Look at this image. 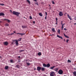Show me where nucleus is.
Segmentation results:
<instances>
[{
	"mask_svg": "<svg viewBox=\"0 0 76 76\" xmlns=\"http://www.w3.org/2000/svg\"><path fill=\"white\" fill-rule=\"evenodd\" d=\"M14 41H15V44H16V45H18V44H19V43H18V40H14Z\"/></svg>",
	"mask_w": 76,
	"mask_h": 76,
	"instance_id": "obj_5",
	"label": "nucleus"
},
{
	"mask_svg": "<svg viewBox=\"0 0 76 76\" xmlns=\"http://www.w3.org/2000/svg\"><path fill=\"white\" fill-rule=\"evenodd\" d=\"M58 32L59 33H60V29L58 30Z\"/></svg>",
	"mask_w": 76,
	"mask_h": 76,
	"instance_id": "obj_41",
	"label": "nucleus"
},
{
	"mask_svg": "<svg viewBox=\"0 0 76 76\" xmlns=\"http://www.w3.org/2000/svg\"><path fill=\"white\" fill-rule=\"evenodd\" d=\"M13 34H14V33H12L11 34V35H13Z\"/></svg>",
	"mask_w": 76,
	"mask_h": 76,
	"instance_id": "obj_49",
	"label": "nucleus"
},
{
	"mask_svg": "<svg viewBox=\"0 0 76 76\" xmlns=\"http://www.w3.org/2000/svg\"><path fill=\"white\" fill-rule=\"evenodd\" d=\"M64 31H66L67 29L66 28H64Z\"/></svg>",
	"mask_w": 76,
	"mask_h": 76,
	"instance_id": "obj_39",
	"label": "nucleus"
},
{
	"mask_svg": "<svg viewBox=\"0 0 76 76\" xmlns=\"http://www.w3.org/2000/svg\"><path fill=\"white\" fill-rule=\"evenodd\" d=\"M34 1H37V0H34Z\"/></svg>",
	"mask_w": 76,
	"mask_h": 76,
	"instance_id": "obj_51",
	"label": "nucleus"
},
{
	"mask_svg": "<svg viewBox=\"0 0 76 76\" xmlns=\"http://www.w3.org/2000/svg\"><path fill=\"white\" fill-rule=\"evenodd\" d=\"M22 51H23V50H21L20 51V53H21V52H22Z\"/></svg>",
	"mask_w": 76,
	"mask_h": 76,
	"instance_id": "obj_37",
	"label": "nucleus"
},
{
	"mask_svg": "<svg viewBox=\"0 0 76 76\" xmlns=\"http://www.w3.org/2000/svg\"><path fill=\"white\" fill-rule=\"evenodd\" d=\"M4 45H8V42H4Z\"/></svg>",
	"mask_w": 76,
	"mask_h": 76,
	"instance_id": "obj_7",
	"label": "nucleus"
},
{
	"mask_svg": "<svg viewBox=\"0 0 76 76\" xmlns=\"http://www.w3.org/2000/svg\"><path fill=\"white\" fill-rule=\"evenodd\" d=\"M38 55L39 56H41V53L39 52L38 53Z\"/></svg>",
	"mask_w": 76,
	"mask_h": 76,
	"instance_id": "obj_22",
	"label": "nucleus"
},
{
	"mask_svg": "<svg viewBox=\"0 0 76 76\" xmlns=\"http://www.w3.org/2000/svg\"><path fill=\"white\" fill-rule=\"evenodd\" d=\"M64 35L66 37V38H69L67 36L65 35V34H64Z\"/></svg>",
	"mask_w": 76,
	"mask_h": 76,
	"instance_id": "obj_17",
	"label": "nucleus"
},
{
	"mask_svg": "<svg viewBox=\"0 0 76 76\" xmlns=\"http://www.w3.org/2000/svg\"><path fill=\"white\" fill-rule=\"evenodd\" d=\"M63 73V71L61 69H60L59 70L58 72V73L59 74V75H62Z\"/></svg>",
	"mask_w": 76,
	"mask_h": 76,
	"instance_id": "obj_3",
	"label": "nucleus"
},
{
	"mask_svg": "<svg viewBox=\"0 0 76 76\" xmlns=\"http://www.w3.org/2000/svg\"><path fill=\"white\" fill-rule=\"evenodd\" d=\"M18 58H20V56H18Z\"/></svg>",
	"mask_w": 76,
	"mask_h": 76,
	"instance_id": "obj_50",
	"label": "nucleus"
},
{
	"mask_svg": "<svg viewBox=\"0 0 76 76\" xmlns=\"http://www.w3.org/2000/svg\"><path fill=\"white\" fill-rule=\"evenodd\" d=\"M26 64L28 66H29V65H30L31 64L29 63H28L27 62L26 63Z\"/></svg>",
	"mask_w": 76,
	"mask_h": 76,
	"instance_id": "obj_31",
	"label": "nucleus"
},
{
	"mask_svg": "<svg viewBox=\"0 0 76 76\" xmlns=\"http://www.w3.org/2000/svg\"><path fill=\"white\" fill-rule=\"evenodd\" d=\"M45 13L46 14V16L45 17V19H47V12H45Z\"/></svg>",
	"mask_w": 76,
	"mask_h": 76,
	"instance_id": "obj_21",
	"label": "nucleus"
},
{
	"mask_svg": "<svg viewBox=\"0 0 76 76\" xmlns=\"http://www.w3.org/2000/svg\"><path fill=\"white\" fill-rule=\"evenodd\" d=\"M39 15L40 16H42L43 15L42 13H40L39 14Z\"/></svg>",
	"mask_w": 76,
	"mask_h": 76,
	"instance_id": "obj_20",
	"label": "nucleus"
},
{
	"mask_svg": "<svg viewBox=\"0 0 76 76\" xmlns=\"http://www.w3.org/2000/svg\"><path fill=\"white\" fill-rule=\"evenodd\" d=\"M35 4H37V5H38V3H35Z\"/></svg>",
	"mask_w": 76,
	"mask_h": 76,
	"instance_id": "obj_43",
	"label": "nucleus"
},
{
	"mask_svg": "<svg viewBox=\"0 0 76 76\" xmlns=\"http://www.w3.org/2000/svg\"><path fill=\"white\" fill-rule=\"evenodd\" d=\"M17 67V68H19V67H20V66H19V65H17L16 66Z\"/></svg>",
	"mask_w": 76,
	"mask_h": 76,
	"instance_id": "obj_29",
	"label": "nucleus"
},
{
	"mask_svg": "<svg viewBox=\"0 0 76 76\" xmlns=\"http://www.w3.org/2000/svg\"><path fill=\"white\" fill-rule=\"evenodd\" d=\"M0 16H4V13L3 12L0 13Z\"/></svg>",
	"mask_w": 76,
	"mask_h": 76,
	"instance_id": "obj_8",
	"label": "nucleus"
},
{
	"mask_svg": "<svg viewBox=\"0 0 76 76\" xmlns=\"http://www.w3.org/2000/svg\"><path fill=\"white\" fill-rule=\"evenodd\" d=\"M41 69L42 71H44V70H45V68H42Z\"/></svg>",
	"mask_w": 76,
	"mask_h": 76,
	"instance_id": "obj_25",
	"label": "nucleus"
},
{
	"mask_svg": "<svg viewBox=\"0 0 76 76\" xmlns=\"http://www.w3.org/2000/svg\"><path fill=\"white\" fill-rule=\"evenodd\" d=\"M64 14L63 13V12L61 11H60L59 12V15L60 16H62Z\"/></svg>",
	"mask_w": 76,
	"mask_h": 76,
	"instance_id": "obj_4",
	"label": "nucleus"
},
{
	"mask_svg": "<svg viewBox=\"0 0 76 76\" xmlns=\"http://www.w3.org/2000/svg\"><path fill=\"white\" fill-rule=\"evenodd\" d=\"M58 68H56L55 69H53V70H54L55 71H56V72H58Z\"/></svg>",
	"mask_w": 76,
	"mask_h": 76,
	"instance_id": "obj_14",
	"label": "nucleus"
},
{
	"mask_svg": "<svg viewBox=\"0 0 76 76\" xmlns=\"http://www.w3.org/2000/svg\"><path fill=\"white\" fill-rule=\"evenodd\" d=\"M20 33H17V34L18 35V34H20Z\"/></svg>",
	"mask_w": 76,
	"mask_h": 76,
	"instance_id": "obj_47",
	"label": "nucleus"
},
{
	"mask_svg": "<svg viewBox=\"0 0 76 76\" xmlns=\"http://www.w3.org/2000/svg\"><path fill=\"white\" fill-rule=\"evenodd\" d=\"M50 75V76H55V72H51Z\"/></svg>",
	"mask_w": 76,
	"mask_h": 76,
	"instance_id": "obj_2",
	"label": "nucleus"
},
{
	"mask_svg": "<svg viewBox=\"0 0 76 76\" xmlns=\"http://www.w3.org/2000/svg\"><path fill=\"white\" fill-rule=\"evenodd\" d=\"M64 25H65V23H64L62 24L61 27L62 30H63V28H64Z\"/></svg>",
	"mask_w": 76,
	"mask_h": 76,
	"instance_id": "obj_9",
	"label": "nucleus"
},
{
	"mask_svg": "<svg viewBox=\"0 0 76 76\" xmlns=\"http://www.w3.org/2000/svg\"><path fill=\"white\" fill-rule=\"evenodd\" d=\"M49 6H50V5H49Z\"/></svg>",
	"mask_w": 76,
	"mask_h": 76,
	"instance_id": "obj_58",
	"label": "nucleus"
},
{
	"mask_svg": "<svg viewBox=\"0 0 76 76\" xmlns=\"http://www.w3.org/2000/svg\"><path fill=\"white\" fill-rule=\"evenodd\" d=\"M64 40L65 41H66V40H65V39H64Z\"/></svg>",
	"mask_w": 76,
	"mask_h": 76,
	"instance_id": "obj_56",
	"label": "nucleus"
},
{
	"mask_svg": "<svg viewBox=\"0 0 76 76\" xmlns=\"http://www.w3.org/2000/svg\"><path fill=\"white\" fill-rule=\"evenodd\" d=\"M66 14H67V13H65V14H64V15H66Z\"/></svg>",
	"mask_w": 76,
	"mask_h": 76,
	"instance_id": "obj_48",
	"label": "nucleus"
},
{
	"mask_svg": "<svg viewBox=\"0 0 76 76\" xmlns=\"http://www.w3.org/2000/svg\"><path fill=\"white\" fill-rule=\"evenodd\" d=\"M4 20H6L8 22H10V20H9L8 19H4Z\"/></svg>",
	"mask_w": 76,
	"mask_h": 76,
	"instance_id": "obj_16",
	"label": "nucleus"
},
{
	"mask_svg": "<svg viewBox=\"0 0 76 76\" xmlns=\"http://www.w3.org/2000/svg\"><path fill=\"white\" fill-rule=\"evenodd\" d=\"M63 24V23H61V25H62Z\"/></svg>",
	"mask_w": 76,
	"mask_h": 76,
	"instance_id": "obj_54",
	"label": "nucleus"
},
{
	"mask_svg": "<svg viewBox=\"0 0 76 76\" xmlns=\"http://www.w3.org/2000/svg\"><path fill=\"white\" fill-rule=\"evenodd\" d=\"M30 19H32V17L31 16H30Z\"/></svg>",
	"mask_w": 76,
	"mask_h": 76,
	"instance_id": "obj_35",
	"label": "nucleus"
},
{
	"mask_svg": "<svg viewBox=\"0 0 76 76\" xmlns=\"http://www.w3.org/2000/svg\"><path fill=\"white\" fill-rule=\"evenodd\" d=\"M9 24L7 23H6L5 24V26H9Z\"/></svg>",
	"mask_w": 76,
	"mask_h": 76,
	"instance_id": "obj_18",
	"label": "nucleus"
},
{
	"mask_svg": "<svg viewBox=\"0 0 76 76\" xmlns=\"http://www.w3.org/2000/svg\"><path fill=\"white\" fill-rule=\"evenodd\" d=\"M14 33H15H15H16V31H14Z\"/></svg>",
	"mask_w": 76,
	"mask_h": 76,
	"instance_id": "obj_53",
	"label": "nucleus"
},
{
	"mask_svg": "<svg viewBox=\"0 0 76 76\" xmlns=\"http://www.w3.org/2000/svg\"><path fill=\"white\" fill-rule=\"evenodd\" d=\"M67 16L68 18L70 16H69V14H67Z\"/></svg>",
	"mask_w": 76,
	"mask_h": 76,
	"instance_id": "obj_36",
	"label": "nucleus"
},
{
	"mask_svg": "<svg viewBox=\"0 0 76 76\" xmlns=\"http://www.w3.org/2000/svg\"><path fill=\"white\" fill-rule=\"evenodd\" d=\"M57 37L59 38H61V39H63V37H60L58 35H57Z\"/></svg>",
	"mask_w": 76,
	"mask_h": 76,
	"instance_id": "obj_12",
	"label": "nucleus"
},
{
	"mask_svg": "<svg viewBox=\"0 0 76 76\" xmlns=\"http://www.w3.org/2000/svg\"><path fill=\"white\" fill-rule=\"evenodd\" d=\"M27 1L29 3V4H30L31 3V2H30V1L29 0H27Z\"/></svg>",
	"mask_w": 76,
	"mask_h": 76,
	"instance_id": "obj_28",
	"label": "nucleus"
},
{
	"mask_svg": "<svg viewBox=\"0 0 76 76\" xmlns=\"http://www.w3.org/2000/svg\"><path fill=\"white\" fill-rule=\"evenodd\" d=\"M56 20H58V18H56Z\"/></svg>",
	"mask_w": 76,
	"mask_h": 76,
	"instance_id": "obj_44",
	"label": "nucleus"
},
{
	"mask_svg": "<svg viewBox=\"0 0 76 76\" xmlns=\"http://www.w3.org/2000/svg\"><path fill=\"white\" fill-rule=\"evenodd\" d=\"M35 21H34L33 22V23H35Z\"/></svg>",
	"mask_w": 76,
	"mask_h": 76,
	"instance_id": "obj_55",
	"label": "nucleus"
},
{
	"mask_svg": "<svg viewBox=\"0 0 76 76\" xmlns=\"http://www.w3.org/2000/svg\"><path fill=\"white\" fill-rule=\"evenodd\" d=\"M56 23H55V24H56V25H57V22H58V21H57V20H56Z\"/></svg>",
	"mask_w": 76,
	"mask_h": 76,
	"instance_id": "obj_40",
	"label": "nucleus"
},
{
	"mask_svg": "<svg viewBox=\"0 0 76 76\" xmlns=\"http://www.w3.org/2000/svg\"><path fill=\"white\" fill-rule=\"evenodd\" d=\"M61 22H63V21H61Z\"/></svg>",
	"mask_w": 76,
	"mask_h": 76,
	"instance_id": "obj_59",
	"label": "nucleus"
},
{
	"mask_svg": "<svg viewBox=\"0 0 76 76\" xmlns=\"http://www.w3.org/2000/svg\"><path fill=\"white\" fill-rule=\"evenodd\" d=\"M2 23V21H0V25H1L0 23Z\"/></svg>",
	"mask_w": 76,
	"mask_h": 76,
	"instance_id": "obj_45",
	"label": "nucleus"
},
{
	"mask_svg": "<svg viewBox=\"0 0 76 76\" xmlns=\"http://www.w3.org/2000/svg\"><path fill=\"white\" fill-rule=\"evenodd\" d=\"M46 67L48 68L50 67V64L49 63L47 64L46 65Z\"/></svg>",
	"mask_w": 76,
	"mask_h": 76,
	"instance_id": "obj_10",
	"label": "nucleus"
},
{
	"mask_svg": "<svg viewBox=\"0 0 76 76\" xmlns=\"http://www.w3.org/2000/svg\"><path fill=\"white\" fill-rule=\"evenodd\" d=\"M1 6H4V4H1Z\"/></svg>",
	"mask_w": 76,
	"mask_h": 76,
	"instance_id": "obj_38",
	"label": "nucleus"
},
{
	"mask_svg": "<svg viewBox=\"0 0 76 76\" xmlns=\"http://www.w3.org/2000/svg\"><path fill=\"white\" fill-rule=\"evenodd\" d=\"M22 28H26V26H22Z\"/></svg>",
	"mask_w": 76,
	"mask_h": 76,
	"instance_id": "obj_19",
	"label": "nucleus"
},
{
	"mask_svg": "<svg viewBox=\"0 0 76 76\" xmlns=\"http://www.w3.org/2000/svg\"><path fill=\"white\" fill-rule=\"evenodd\" d=\"M10 12H11V13L12 12V10H10Z\"/></svg>",
	"mask_w": 76,
	"mask_h": 76,
	"instance_id": "obj_52",
	"label": "nucleus"
},
{
	"mask_svg": "<svg viewBox=\"0 0 76 76\" xmlns=\"http://www.w3.org/2000/svg\"><path fill=\"white\" fill-rule=\"evenodd\" d=\"M37 69V70H38V71H40V70H41V67H38Z\"/></svg>",
	"mask_w": 76,
	"mask_h": 76,
	"instance_id": "obj_6",
	"label": "nucleus"
},
{
	"mask_svg": "<svg viewBox=\"0 0 76 76\" xmlns=\"http://www.w3.org/2000/svg\"><path fill=\"white\" fill-rule=\"evenodd\" d=\"M10 62H11V63H13V61L12 60H10Z\"/></svg>",
	"mask_w": 76,
	"mask_h": 76,
	"instance_id": "obj_32",
	"label": "nucleus"
},
{
	"mask_svg": "<svg viewBox=\"0 0 76 76\" xmlns=\"http://www.w3.org/2000/svg\"><path fill=\"white\" fill-rule=\"evenodd\" d=\"M56 67L55 66H53L52 67H51L50 69H51L52 70H53V69L54 68V67Z\"/></svg>",
	"mask_w": 76,
	"mask_h": 76,
	"instance_id": "obj_11",
	"label": "nucleus"
},
{
	"mask_svg": "<svg viewBox=\"0 0 76 76\" xmlns=\"http://www.w3.org/2000/svg\"><path fill=\"white\" fill-rule=\"evenodd\" d=\"M52 30L53 32H56V31H55V29H54V28H53L52 29Z\"/></svg>",
	"mask_w": 76,
	"mask_h": 76,
	"instance_id": "obj_23",
	"label": "nucleus"
},
{
	"mask_svg": "<svg viewBox=\"0 0 76 76\" xmlns=\"http://www.w3.org/2000/svg\"><path fill=\"white\" fill-rule=\"evenodd\" d=\"M25 33H20V35H21V36H23V35H25Z\"/></svg>",
	"mask_w": 76,
	"mask_h": 76,
	"instance_id": "obj_26",
	"label": "nucleus"
},
{
	"mask_svg": "<svg viewBox=\"0 0 76 76\" xmlns=\"http://www.w3.org/2000/svg\"><path fill=\"white\" fill-rule=\"evenodd\" d=\"M9 69V66H6L5 67V70H7Z\"/></svg>",
	"mask_w": 76,
	"mask_h": 76,
	"instance_id": "obj_15",
	"label": "nucleus"
},
{
	"mask_svg": "<svg viewBox=\"0 0 76 76\" xmlns=\"http://www.w3.org/2000/svg\"><path fill=\"white\" fill-rule=\"evenodd\" d=\"M12 13L13 15H16L17 16H18V15L20 14V13L15 11H13Z\"/></svg>",
	"mask_w": 76,
	"mask_h": 76,
	"instance_id": "obj_1",
	"label": "nucleus"
},
{
	"mask_svg": "<svg viewBox=\"0 0 76 76\" xmlns=\"http://www.w3.org/2000/svg\"><path fill=\"white\" fill-rule=\"evenodd\" d=\"M69 19H70V20H72V17H71V16H70L69 18H68Z\"/></svg>",
	"mask_w": 76,
	"mask_h": 76,
	"instance_id": "obj_30",
	"label": "nucleus"
},
{
	"mask_svg": "<svg viewBox=\"0 0 76 76\" xmlns=\"http://www.w3.org/2000/svg\"><path fill=\"white\" fill-rule=\"evenodd\" d=\"M21 39H22V38H20L19 39H18V41H20Z\"/></svg>",
	"mask_w": 76,
	"mask_h": 76,
	"instance_id": "obj_27",
	"label": "nucleus"
},
{
	"mask_svg": "<svg viewBox=\"0 0 76 76\" xmlns=\"http://www.w3.org/2000/svg\"><path fill=\"white\" fill-rule=\"evenodd\" d=\"M68 62H69V63H71V61L70 60H68Z\"/></svg>",
	"mask_w": 76,
	"mask_h": 76,
	"instance_id": "obj_33",
	"label": "nucleus"
},
{
	"mask_svg": "<svg viewBox=\"0 0 76 76\" xmlns=\"http://www.w3.org/2000/svg\"><path fill=\"white\" fill-rule=\"evenodd\" d=\"M73 73L74 75V76H76V72L75 71L73 72Z\"/></svg>",
	"mask_w": 76,
	"mask_h": 76,
	"instance_id": "obj_13",
	"label": "nucleus"
},
{
	"mask_svg": "<svg viewBox=\"0 0 76 76\" xmlns=\"http://www.w3.org/2000/svg\"><path fill=\"white\" fill-rule=\"evenodd\" d=\"M69 39H66V42H67H67H69Z\"/></svg>",
	"mask_w": 76,
	"mask_h": 76,
	"instance_id": "obj_34",
	"label": "nucleus"
},
{
	"mask_svg": "<svg viewBox=\"0 0 76 76\" xmlns=\"http://www.w3.org/2000/svg\"><path fill=\"white\" fill-rule=\"evenodd\" d=\"M0 4L1 5V4Z\"/></svg>",
	"mask_w": 76,
	"mask_h": 76,
	"instance_id": "obj_60",
	"label": "nucleus"
},
{
	"mask_svg": "<svg viewBox=\"0 0 76 76\" xmlns=\"http://www.w3.org/2000/svg\"><path fill=\"white\" fill-rule=\"evenodd\" d=\"M74 19H75V20H76V17L74 18Z\"/></svg>",
	"mask_w": 76,
	"mask_h": 76,
	"instance_id": "obj_46",
	"label": "nucleus"
},
{
	"mask_svg": "<svg viewBox=\"0 0 76 76\" xmlns=\"http://www.w3.org/2000/svg\"><path fill=\"white\" fill-rule=\"evenodd\" d=\"M52 3H53V4H55V3H54V1H52Z\"/></svg>",
	"mask_w": 76,
	"mask_h": 76,
	"instance_id": "obj_42",
	"label": "nucleus"
},
{
	"mask_svg": "<svg viewBox=\"0 0 76 76\" xmlns=\"http://www.w3.org/2000/svg\"><path fill=\"white\" fill-rule=\"evenodd\" d=\"M76 23H74V25H76Z\"/></svg>",
	"mask_w": 76,
	"mask_h": 76,
	"instance_id": "obj_57",
	"label": "nucleus"
},
{
	"mask_svg": "<svg viewBox=\"0 0 76 76\" xmlns=\"http://www.w3.org/2000/svg\"><path fill=\"white\" fill-rule=\"evenodd\" d=\"M43 66L44 67H47V64H43Z\"/></svg>",
	"mask_w": 76,
	"mask_h": 76,
	"instance_id": "obj_24",
	"label": "nucleus"
}]
</instances>
